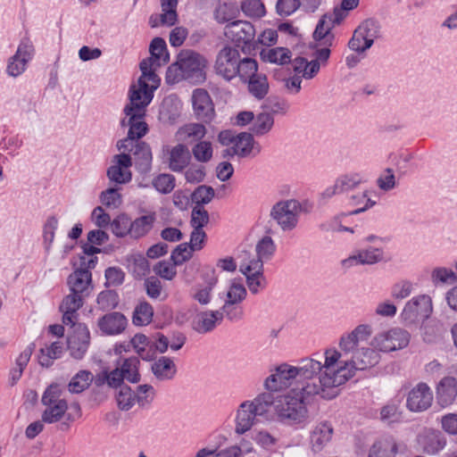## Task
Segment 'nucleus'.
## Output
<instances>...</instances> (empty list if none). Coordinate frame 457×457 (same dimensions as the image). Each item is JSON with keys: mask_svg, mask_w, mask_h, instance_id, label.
<instances>
[{"mask_svg": "<svg viewBox=\"0 0 457 457\" xmlns=\"http://www.w3.org/2000/svg\"><path fill=\"white\" fill-rule=\"evenodd\" d=\"M432 312L431 298L428 295H419L411 299L405 304L403 317L405 320L414 321L419 317L427 318Z\"/></svg>", "mask_w": 457, "mask_h": 457, "instance_id": "obj_19", "label": "nucleus"}, {"mask_svg": "<svg viewBox=\"0 0 457 457\" xmlns=\"http://www.w3.org/2000/svg\"><path fill=\"white\" fill-rule=\"evenodd\" d=\"M129 267L134 278L137 279L142 278L150 271L147 259L140 254L132 257Z\"/></svg>", "mask_w": 457, "mask_h": 457, "instance_id": "obj_59", "label": "nucleus"}, {"mask_svg": "<svg viewBox=\"0 0 457 457\" xmlns=\"http://www.w3.org/2000/svg\"><path fill=\"white\" fill-rule=\"evenodd\" d=\"M246 295L247 292L244 285L234 280L228 289L225 302L240 303L245 299Z\"/></svg>", "mask_w": 457, "mask_h": 457, "instance_id": "obj_64", "label": "nucleus"}, {"mask_svg": "<svg viewBox=\"0 0 457 457\" xmlns=\"http://www.w3.org/2000/svg\"><path fill=\"white\" fill-rule=\"evenodd\" d=\"M63 390L58 384H51L43 393L41 403L45 409L41 414L43 421L46 424L60 422V429L68 431L71 424L81 418L82 410L78 402L71 404L72 412H67L69 404L63 397Z\"/></svg>", "mask_w": 457, "mask_h": 457, "instance_id": "obj_4", "label": "nucleus"}, {"mask_svg": "<svg viewBox=\"0 0 457 457\" xmlns=\"http://www.w3.org/2000/svg\"><path fill=\"white\" fill-rule=\"evenodd\" d=\"M218 282V278L212 270V276L205 285L195 286L190 293L192 299L202 305L208 304L212 300V292Z\"/></svg>", "mask_w": 457, "mask_h": 457, "instance_id": "obj_36", "label": "nucleus"}, {"mask_svg": "<svg viewBox=\"0 0 457 457\" xmlns=\"http://www.w3.org/2000/svg\"><path fill=\"white\" fill-rule=\"evenodd\" d=\"M262 59L276 64H287L291 61V51L285 47H276L261 52Z\"/></svg>", "mask_w": 457, "mask_h": 457, "instance_id": "obj_45", "label": "nucleus"}, {"mask_svg": "<svg viewBox=\"0 0 457 457\" xmlns=\"http://www.w3.org/2000/svg\"><path fill=\"white\" fill-rule=\"evenodd\" d=\"M154 187L162 194H169L175 187V178L171 174H160L153 180Z\"/></svg>", "mask_w": 457, "mask_h": 457, "instance_id": "obj_60", "label": "nucleus"}, {"mask_svg": "<svg viewBox=\"0 0 457 457\" xmlns=\"http://www.w3.org/2000/svg\"><path fill=\"white\" fill-rule=\"evenodd\" d=\"M411 334L402 328H392L377 333L370 341V345L381 353H391L408 346Z\"/></svg>", "mask_w": 457, "mask_h": 457, "instance_id": "obj_7", "label": "nucleus"}, {"mask_svg": "<svg viewBox=\"0 0 457 457\" xmlns=\"http://www.w3.org/2000/svg\"><path fill=\"white\" fill-rule=\"evenodd\" d=\"M62 352V347L58 342L53 343L46 348H41L40 354L38 355L39 363L42 366L49 367L52 364L53 360L61 356Z\"/></svg>", "mask_w": 457, "mask_h": 457, "instance_id": "obj_54", "label": "nucleus"}, {"mask_svg": "<svg viewBox=\"0 0 457 457\" xmlns=\"http://www.w3.org/2000/svg\"><path fill=\"white\" fill-rule=\"evenodd\" d=\"M34 47L28 39H23L15 53L7 62L6 72L10 77L16 78L21 75L27 68L28 62L32 59Z\"/></svg>", "mask_w": 457, "mask_h": 457, "instance_id": "obj_13", "label": "nucleus"}, {"mask_svg": "<svg viewBox=\"0 0 457 457\" xmlns=\"http://www.w3.org/2000/svg\"><path fill=\"white\" fill-rule=\"evenodd\" d=\"M242 11L249 17L261 18L265 15V7L261 0H243Z\"/></svg>", "mask_w": 457, "mask_h": 457, "instance_id": "obj_62", "label": "nucleus"}, {"mask_svg": "<svg viewBox=\"0 0 457 457\" xmlns=\"http://www.w3.org/2000/svg\"><path fill=\"white\" fill-rule=\"evenodd\" d=\"M145 113L137 112H131L129 115H124V118L120 120V125L121 127H129V132L127 138L118 141V150H127L129 146L132 147L137 142V139L146 134L148 127L145 121Z\"/></svg>", "mask_w": 457, "mask_h": 457, "instance_id": "obj_10", "label": "nucleus"}, {"mask_svg": "<svg viewBox=\"0 0 457 457\" xmlns=\"http://www.w3.org/2000/svg\"><path fill=\"white\" fill-rule=\"evenodd\" d=\"M398 445L392 437L376 441L370 449L369 457H395Z\"/></svg>", "mask_w": 457, "mask_h": 457, "instance_id": "obj_33", "label": "nucleus"}, {"mask_svg": "<svg viewBox=\"0 0 457 457\" xmlns=\"http://www.w3.org/2000/svg\"><path fill=\"white\" fill-rule=\"evenodd\" d=\"M127 324V318L118 312L104 314L97 320L99 329L106 336H115L122 333L125 330Z\"/></svg>", "mask_w": 457, "mask_h": 457, "instance_id": "obj_21", "label": "nucleus"}, {"mask_svg": "<svg viewBox=\"0 0 457 457\" xmlns=\"http://www.w3.org/2000/svg\"><path fill=\"white\" fill-rule=\"evenodd\" d=\"M433 399V392L428 385L420 382L407 394L406 408L412 412H422L432 405Z\"/></svg>", "mask_w": 457, "mask_h": 457, "instance_id": "obj_12", "label": "nucleus"}, {"mask_svg": "<svg viewBox=\"0 0 457 457\" xmlns=\"http://www.w3.org/2000/svg\"><path fill=\"white\" fill-rule=\"evenodd\" d=\"M156 220L154 213H149L137 217L134 220L130 219V238L139 239L146 236L153 228Z\"/></svg>", "mask_w": 457, "mask_h": 457, "instance_id": "obj_31", "label": "nucleus"}, {"mask_svg": "<svg viewBox=\"0 0 457 457\" xmlns=\"http://www.w3.org/2000/svg\"><path fill=\"white\" fill-rule=\"evenodd\" d=\"M151 370L158 381H168L175 377L177 367L171 358L161 356L152 363Z\"/></svg>", "mask_w": 457, "mask_h": 457, "instance_id": "obj_28", "label": "nucleus"}, {"mask_svg": "<svg viewBox=\"0 0 457 457\" xmlns=\"http://www.w3.org/2000/svg\"><path fill=\"white\" fill-rule=\"evenodd\" d=\"M334 24L331 22V18L324 15L318 22L316 29L313 32V38L317 42L324 43V45L333 46L335 36L331 33Z\"/></svg>", "mask_w": 457, "mask_h": 457, "instance_id": "obj_40", "label": "nucleus"}, {"mask_svg": "<svg viewBox=\"0 0 457 457\" xmlns=\"http://www.w3.org/2000/svg\"><path fill=\"white\" fill-rule=\"evenodd\" d=\"M206 128L202 123L191 122L180 127L176 137L179 141L193 143L202 140L206 135Z\"/></svg>", "mask_w": 457, "mask_h": 457, "instance_id": "obj_30", "label": "nucleus"}, {"mask_svg": "<svg viewBox=\"0 0 457 457\" xmlns=\"http://www.w3.org/2000/svg\"><path fill=\"white\" fill-rule=\"evenodd\" d=\"M207 59L193 50L181 51L177 61L169 66L166 72V81L176 84L187 80L193 84H202L206 80Z\"/></svg>", "mask_w": 457, "mask_h": 457, "instance_id": "obj_5", "label": "nucleus"}, {"mask_svg": "<svg viewBox=\"0 0 457 457\" xmlns=\"http://www.w3.org/2000/svg\"><path fill=\"white\" fill-rule=\"evenodd\" d=\"M178 5V0H162V11L161 21L162 24L172 26L177 21V12L176 8Z\"/></svg>", "mask_w": 457, "mask_h": 457, "instance_id": "obj_56", "label": "nucleus"}, {"mask_svg": "<svg viewBox=\"0 0 457 457\" xmlns=\"http://www.w3.org/2000/svg\"><path fill=\"white\" fill-rule=\"evenodd\" d=\"M214 189L210 186H199L192 194V199L195 206H203L209 204L214 197Z\"/></svg>", "mask_w": 457, "mask_h": 457, "instance_id": "obj_63", "label": "nucleus"}, {"mask_svg": "<svg viewBox=\"0 0 457 457\" xmlns=\"http://www.w3.org/2000/svg\"><path fill=\"white\" fill-rule=\"evenodd\" d=\"M239 271L244 274H254L263 271V262L255 254L248 251H242L238 255Z\"/></svg>", "mask_w": 457, "mask_h": 457, "instance_id": "obj_34", "label": "nucleus"}, {"mask_svg": "<svg viewBox=\"0 0 457 457\" xmlns=\"http://www.w3.org/2000/svg\"><path fill=\"white\" fill-rule=\"evenodd\" d=\"M320 67L316 62L308 61L304 57H297L294 60V71L301 74L305 79H313L320 71Z\"/></svg>", "mask_w": 457, "mask_h": 457, "instance_id": "obj_42", "label": "nucleus"}, {"mask_svg": "<svg viewBox=\"0 0 457 457\" xmlns=\"http://www.w3.org/2000/svg\"><path fill=\"white\" fill-rule=\"evenodd\" d=\"M70 291L87 297L90 293L92 274L90 270L77 269L67 278Z\"/></svg>", "mask_w": 457, "mask_h": 457, "instance_id": "obj_23", "label": "nucleus"}, {"mask_svg": "<svg viewBox=\"0 0 457 457\" xmlns=\"http://www.w3.org/2000/svg\"><path fill=\"white\" fill-rule=\"evenodd\" d=\"M130 344L137 353V357L145 361L154 360V350L152 349V337L144 334H136L130 340Z\"/></svg>", "mask_w": 457, "mask_h": 457, "instance_id": "obj_37", "label": "nucleus"}, {"mask_svg": "<svg viewBox=\"0 0 457 457\" xmlns=\"http://www.w3.org/2000/svg\"><path fill=\"white\" fill-rule=\"evenodd\" d=\"M342 353L336 349H327L324 353L323 379L337 397L339 386L353 378L356 370L374 367L380 361V353L374 347H362L356 350L350 360H342Z\"/></svg>", "mask_w": 457, "mask_h": 457, "instance_id": "obj_2", "label": "nucleus"}, {"mask_svg": "<svg viewBox=\"0 0 457 457\" xmlns=\"http://www.w3.org/2000/svg\"><path fill=\"white\" fill-rule=\"evenodd\" d=\"M126 151L132 153L135 165L139 172L147 173L152 167V152L150 146L145 142H137Z\"/></svg>", "mask_w": 457, "mask_h": 457, "instance_id": "obj_27", "label": "nucleus"}, {"mask_svg": "<svg viewBox=\"0 0 457 457\" xmlns=\"http://www.w3.org/2000/svg\"><path fill=\"white\" fill-rule=\"evenodd\" d=\"M116 401L119 409L121 411L130 410L136 403L135 393L129 386H123L120 388Z\"/></svg>", "mask_w": 457, "mask_h": 457, "instance_id": "obj_55", "label": "nucleus"}, {"mask_svg": "<svg viewBox=\"0 0 457 457\" xmlns=\"http://www.w3.org/2000/svg\"><path fill=\"white\" fill-rule=\"evenodd\" d=\"M125 378H123L120 369L117 366L115 369L112 370H102L95 377V385L96 386H103L107 385L111 388H118L123 386V381Z\"/></svg>", "mask_w": 457, "mask_h": 457, "instance_id": "obj_35", "label": "nucleus"}, {"mask_svg": "<svg viewBox=\"0 0 457 457\" xmlns=\"http://www.w3.org/2000/svg\"><path fill=\"white\" fill-rule=\"evenodd\" d=\"M258 73V63L254 59L251 57L240 58V63L236 71V78L239 77L240 80L245 83Z\"/></svg>", "mask_w": 457, "mask_h": 457, "instance_id": "obj_46", "label": "nucleus"}, {"mask_svg": "<svg viewBox=\"0 0 457 457\" xmlns=\"http://www.w3.org/2000/svg\"><path fill=\"white\" fill-rule=\"evenodd\" d=\"M93 381L95 382L93 374L89 370H81L71 378L67 389L71 394H80L87 390Z\"/></svg>", "mask_w": 457, "mask_h": 457, "instance_id": "obj_39", "label": "nucleus"}, {"mask_svg": "<svg viewBox=\"0 0 457 457\" xmlns=\"http://www.w3.org/2000/svg\"><path fill=\"white\" fill-rule=\"evenodd\" d=\"M233 145L237 150V156L246 157L250 155L254 149L253 135L247 132H241L237 134Z\"/></svg>", "mask_w": 457, "mask_h": 457, "instance_id": "obj_48", "label": "nucleus"}, {"mask_svg": "<svg viewBox=\"0 0 457 457\" xmlns=\"http://www.w3.org/2000/svg\"><path fill=\"white\" fill-rule=\"evenodd\" d=\"M255 252L263 262L270 260L276 252V245L271 237H262L255 245Z\"/></svg>", "mask_w": 457, "mask_h": 457, "instance_id": "obj_50", "label": "nucleus"}, {"mask_svg": "<svg viewBox=\"0 0 457 457\" xmlns=\"http://www.w3.org/2000/svg\"><path fill=\"white\" fill-rule=\"evenodd\" d=\"M112 234L120 238L130 236V218L126 213H120L111 222Z\"/></svg>", "mask_w": 457, "mask_h": 457, "instance_id": "obj_49", "label": "nucleus"}, {"mask_svg": "<svg viewBox=\"0 0 457 457\" xmlns=\"http://www.w3.org/2000/svg\"><path fill=\"white\" fill-rule=\"evenodd\" d=\"M367 181L366 178L359 172H349L340 175L334 185L328 187L321 194L322 199H328L336 195L349 194L357 189Z\"/></svg>", "mask_w": 457, "mask_h": 457, "instance_id": "obj_11", "label": "nucleus"}, {"mask_svg": "<svg viewBox=\"0 0 457 457\" xmlns=\"http://www.w3.org/2000/svg\"><path fill=\"white\" fill-rule=\"evenodd\" d=\"M273 124V116L269 112H262L253 119L252 131L256 136H262L272 129Z\"/></svg>", "mask_w": 457, "mask_h": 457, "instance_id": "obj_51", "label": "nucleus"}, {"mask_svg": "<svg viewBox=\"0 0 457 457\" xmlns=\"http://www.w3.org/2000/svg\"><path fill=\"white\" fill-rule=\"evenodd\" d=\"M384 260V251L380 247L368 246L355 251L342 262L345 268L356 265H372Z\"/></svg>", "mask_w": 457, "mask_h": 457, "instance_id": "obj_18", "label": "nucleus"}, {"mask_svg": "<svg viewBox=\"0 0 457 457\" xmlns=\"http://www.w3.org/2000/svg\"><path fill=\"white\" fill-rule=\"evenodd\" d=\"M333 427L328 422H320L314 427L311 432L310 443L312 450L319 453L331 441L333 436Z\"/></svg>", "mask_w": 457, "mask_h": 457, "instance_id": "obj_26", "label": "nucleus"}, {"mask_svg": "<svg viewBox=\"0 0 457 457\" xmlns=\"http://www.w3.org/2000/svg\"><path fill=\"white\" fill-rule=\"evenodd\" d=\"M457 398V379L452 376L444 377L436 386L437 403L442 407H447Z\"/></svg>", "mask_w": 457, "mask_h": 457, "instance_id": "obj_24", "label": "nucleus"}, {"mask_svg": "<svg viewBox=\"0 0 457 457\" xmlns=\"http://www.w3.org/2000/svg\"><path fill=\"white\" fill-rule=\"evenodd\" d=\"M168 156L169 168L174 172H180L187 167L191 160V155L188 148L183 145L179 144L170 149H166Z\"/></svg>", "mask_w": 457, "mask_h": 457, "instance_id": "obj_25", "label": "nucleus"}, {"mask_svg": "<svg viewBox=\"0 0 457 457\" xmlns=\"http://www.w3.org/2000/svg\"><path fill=\"white\" fill-rule=\"evenodd\" d=\"M132 166V158L128 154H116L113 157L112 164L107 170V177L111 181L117 184L129 183L132 175L129 168Z\"/></svg>", "mask_w": 457, "mask_h": 457, "instance_id": "obj_17", "label": "nucleus"}, {"mask_svg": "<svg viewBox=\"0 0 457 457\" xmlns=\"http://www.w3.org/2000/svg\"><path fill=\"white\" fill-rule=\"evenodd\" d=\"M154 316V308L153 306L145 302H140L135 308L132 317V321L134 325L137 326H145L148 325Z\"/></svg>", "mask_w": 457, "mask_h": 457, "instance_id": "obj_47", "label": "nucleus"}, {"mask_svg": "<svg viewBox=\"0 0 457 457\" xmlns=\"http://www.w3.org/2000/svg\"><path fill=\"white\" fill-rule=\"evenodd\" d=\"M223 320V313L220 311H206L196 314L192 328L200 334L212 331Z\"/></svg>", "mask_w": 457, "mask_h": 457, "instance_id": "obj_22", "label": "nucleus"}, {"mask_svg": "<svg viewBox=\"0 0 457 457\" xmlns=\"http://www.w3.org/2000/svg\"><path fill=\"white\" fill-rule=\"evenodd\" d=\"M85 296L82 295L75 294L70 291L66 295L61 305L60 311L62 312V322L65 325L75 326L78 320V311L84 304Z\"/></svg>", "mask_w": 457, "mask_h": 457, "instance_id": "obj_20", "label": "nucleus"}, {"mask_svg": "<svg viewBox=\"0 0 457 457\" xmlns=\"http://www.w3.org/2000/svg\"><path fill=\"white\" fill-rule=\"evenodd\" d=\"M355 30L363 36L366 46H372L374 40L380 37L381 26L378 20L369 18L364 20Z\"/></svg>", "mask_w": 457, "mask_h": 457, "instance_id": "obj_38", "label": "nucleus"}, {"mask_svg": "<svg viewBox=\"0 0 457 457\" xmlns=\"http://www.w3.org/2000/svg\"><path fill=\"white\" fill-rule=\"evenodd\" d=\"M134 393L136 403L141 408L148 407L154 400L156 395L154 387L148 384L138 386Z\"/></svg>", "mask_w": 457, "mask_h": 457, "instance_id": "obj_52", "label": "nucleus"}, {"mask_svg": "<svg viewBox=\"0 0 457 457\" xmlns=\"http://www.w3.org/2000/svg\"><path fill=\"white\" fill-rule=\"evenodd\" d=\"M314 356H319V353L302 359L297 366L282 363L276 367L263 382L265 393L282 391L291 386L294 382V387H303L324 380L322 362Z\"/></svg>", "mask_w": 457, "mask_h": 457, "instance_id": "obj_3", "label": "nucleus"}, {"mask_svg": "<svg viewBox=\"0 0 457 457\" xmlns=\"http://www.w3.org/2000/svg\"><path fill=\"white\" fill-rule=\"evenodd\" d=\"M245 83L248 85V91L256 99H263L269 92L268 79L263 73H258Z\"/></svg>", "mask_w": 457, "mask_h": 457, "instance_id": "obj_43", "label": "nucleus"}, {"mask_svg": "<svg viewBox=\"0 0 457 457\" xmlns=\"http://www.w3.org/2000/svg\"><path fill=\"white\" fill-rule=\"evenodd\" d=\"M301 207L296 200H285L276 203L270 210V217L283 231H291L298 224Z\"/></svg>", "mask_w": 457, "mask_h": 457, "instance_id": "obj_8", "label": "nucleus"}, {"mask_svg": "<svg viewBox=\"0 0 457 457\" xmlns=\"http://www.w3.org/2000/svg\"><path fill=\"white\" fill-rule=\"evenodd\" d=\"M321 382L293 387L286 394L278 395L261 393L252 401L243 402L237 411L236 432L242 435L250 430L259 418L286 426L303 427L309 420L307 404L314 397L325 400L336 398L325 380Z\"/></svg>", "mask_w": 457, "mask_h": 457, "instance_id": "obj_1", "label": "nucleus"}, {"mask_svg": "<svg viewBox=\"0 0 457 457\" xmlns=\"http://www.w3.org/2000/svg\"><path fill=\"white\" fill-rule=\"evenodd\" d=\"M142 75L137 84H133L129 92V104L124 109V115H129L131 112L145 113L146 106L151 103L154 97V91L160 85V79L153 71V62L151 59H144L140 64Z\"/></svg>", "mask_w": 457, "mask_h": 457, "instance_id": "obj_6", "label": "nucleus"}, {"mask_svg": "<svg viewBox=\"0 0 457 457\" xmlns=\"http://www.w3.org/2000/svg\"><path fill=\"white\" fill-rule=\"evenodd\" d=\"M402 419L399 402H389L380 410V420L387 424L397 422Z\"/></svg>", "mask_w": 457, "mask_h": 457, "instance_id": "obj_53", "label": "nucleus"}, {"mask_svg": "<svg viewBox=\"0 0 457 457\" xmlns=\"http://www.w3.org/2000/svg\"><path fill=\"white\" fill-rule=\"evenodd\" d=\"M225 37L235 43L237 46L240 44H250L255 36V29L253 25L246 21H233L224 27Z\"/></svg>", "mask_w": 457, "mask_h": 457, "instance_id": "obj_14", "label": "nucleus"}, {"mask_svg": "<svg viewBox=\"0 0 457 457\" xmlns=\"http://www.w3.org/2000/svg\"><path fill=\"white\" fill-rule=\"evenodd\" d=\"M151 54V59L153 62V71L155 67H160L162 64H165L169 61V54L167 52L166 43L161 37H155L152 40L149 47Z\"/></svg>", "mask_w": 457, "mask_h": 457, "instance_id": "obj_41", "label": "nucleus"}, {"mask_svg": "<svg viewBox=\"0 0 457 457\" xmlns=\"http://www.w3.org/2000/svg\"><path fill=\"white\" fill-rule=\"evenodd\" d=\"M195 159L201 162H207L212 157V146L208 141H199L192 148Z\"/></svg>", "mask_w": 457, "mask_h": 457, "instance_id": "obj_61", "label": "nucleus"}, {"mask_svg": "<svg viewBox=\"0 0 457 457\" xmlns=\"http://www.w3.org/2000/svg\"><path fill=\"white\" fill-rule=\"evenodd\" d=\"M192 104L195 116L204 123H211L215 116L214 106L208 92L203 88L194 90Z\"/></svg>", "mask_w": 457, "mask_h": 457, "instance_id": "obj_16", "label": "nucleus"}, {"mask_svg": "<svg viewBox=\"0 0 457 457\" xmlns=\"http://www.w3.org/2000/svg\"><path fill=\"white\" fill-rule=\"evenodd\" d=\"M347 200L349 205L356 207V209L351 212L350 214L361 213L376 204V202L369 197V192L367 190L349 195Z\"/></svg>", "mask_w": 457, "mask_h": 457, "instance_id": "obj_44", "label": "nucleus"}, {"mask_svg": "<svg viewBox=\"0 0 457 457\" xmlns=\"http://www.w3.org/2000/svg\"><path fill=\"white\" fill-rule=\"evenodd\" d=\"M73 332L68 337V350L71 357L81 360L86 354L90 344V333L85 324L74 326Z\"/></svg>", "mask_w": 457, "mask_h": 457, "instance_id": "obj_15", "label": "nucleus"}, {"mask_svg": "<svg viewBox=\"0 0 457 457\" xmlns=\"http://www.w3.org/2000/svg\"><path fill=\"white\" fill-rule=\"evenodd\" d=\"M423 451L428 454H436L442 451L446 445L445 436L438 431H428L420 438Z\"/></svg>", "mask_w": 457, "mask_h": 457, "instance_id": "obj_32", "label": "nucleus"}, {"mask_svg": "<svg viewBox=\"0 0 457 457\" xmlns=\"http://www.w3.org/2000/svg\"><path fill=\"white\" fill-rule=\"evenodd\" d=\"M100 201L108 209H117L122 204V197L117 188L110 187L101 193Z\"/></svg>", "mask_w": 457, "mask_h": 457, "instance_id": "obj_57", "label": "nucleus"}, {"mask_svg": "<svg viewBox=\"0 0 457 457\" xmlns=\"http://www.w3.org/2000/svg\"><path fill=\"white\" fill-rule=\"evenodd\" d=\"M240 53L237 48L225 45L216 54L213 70L214 72L224 79L231 81L236 78V71L240 63Z\"/></svg>", "mask_w": 457, "mask_h": 457, "instance_id": "obj_9", "label": "nucleus"}, {"mask_svg": "<svg viewBox=\"0 0 457 457\" xmlns=\"http://www.w3.org/2000/svg\"><path fill=\"white\" fill-rule=\"evenodd\" d=\"M116 365L120 369L123 378L130 383H137L140 381L139 365L140 361L137 356H130L123 358L120 356L116 361Z\"/></svg>", "mask_w": 457, "mask_h": 457, "instance_id": "obj_29", "label": "nucleus"}, {"mask_svg": "<svg viewBox=\"0 0 457 457\" xmlns=\"http://www.w3.org/2000/svg\"><path fill=\"white\" fill-rule=\"evenodd\" d=\"M431 280L434 285L453 283L457 280V275L451 269L436 267L431 272Z\"/></svg>", "mask_w": 457, "mask_h": 457, "instance_id": "obj_58", "label": "nucleus"}]
</instances>
